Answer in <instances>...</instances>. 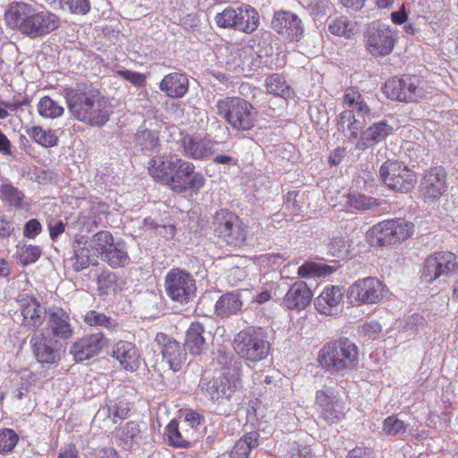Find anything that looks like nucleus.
<instances>
[{
	"label": "nucleus",
	"mask_w": 458,
	"mask_h": 458,
	"mask_svg": "<svg viewBox=\"0 0 458 458\" xmlns=\"http://www.w3.org/2000/svg\"><path fill=\"white\" fill-rule=\"evenodd\" d=\"M355 23L348 20L346 17H338L333 19L328 23V30L339 37H344L346 38H351L355 30Z\"/></svg>",
	"instance_id": "46"
},
{
	"label": "nucleus",
	"mask_w": 458,
	"mask_h": 458,
	"mask_svg": "<svg viewBox=\"0 0 458 458\" xmlns=\"http://www.w3.org/2000/svg\"><path fill=\"white\" fill-rule=\"evenodd\" d=\"M258 433L250 432L241 437L230 453L231 458H249L251 449L259 445Z\"/></svg>",
	"instance_id": "40"
},
{
	"label": "nucleus",
	"mask_w": 458,
	"mask_h": 458,
	"mask_svg": "<svg viewBox=\"0 0 458 458\" xmlns=\"http://www.w3.org/2000/svg\"><path fill=\"white\" fill-rule=\"evenodd\" d=\"M66 224L63 221H58L55 225H49V234L52 240H55L65 230Z\"/></svg>",
	"instance_id": "61"
},
{
	"label": "nucleus",
	"mask_w": 458,
	"mask_h": 458,
	"mask_svg": "<svg viewBox=\"0 0 458 458\" xmlns=\"http://www.w3.org/2000/svg\"><path fill=\"white\" fill-rule=\"evenodd\" d=\"M29 136L34 142L44 147L51 148L57 144L58 138L51 130H44L41 126H33L28 130Z\"/></svg>",
	"instance_id": "45"
},
{
	"label": "nucleus",
	"mask_w": 458,
	"mask_h": 458,
	"mask_svg": "<svg viewBox=\"0 0 458 458\" xmlns=\"http://www.w3.org/2000/svg\"><path fill=\"white\" fill-rule=\"evenodd\" d=\"M383 291L384 287L381 281L375 277H367L352 284L348 293L352 303L354 305L373 304L383 298Z\"/></svg>",
	"instance_id": "20"
},
{
	"label": "nucleus",
	"mask_w": 458,
	"mask_h": 458,
	"mask_svg": "<svg viewBox=\"0 0 458 458\" xmlns=\"http://www.w3.org/2000/svg\"><path fill=\"white\" fill-rule=\"evenodd\" d=\"M344 104L349 109L343 111L338 117L337 127L342 132H349L357 138L364 126L371 122L373 113L364 96L355 88H348L344 94Z\"/></svg>",
	"instance_id": "4"
},
{
	"label": "nucleus",
	"mask_w": 458,
	"mask_h": 458,
	"mask_svg": "<svg viewBox=\"0 0 458 458\" xmlns=\"http://www.w3.org/2000/svg\"><path fill=\"white\" fill-rule=\"evenodd\" d=\"M89 247L101 259L112 267H123L129 260L126 243L114 241L113 234L108 231H99L92 235Z\"/></svg>",
	"instance_id": "9"
},
{
	"label": "nucleus",
	"mask_w": 458,
	"mask_h": 458,
	"mask_svg": "<svg viewBox=\"0 0 458 458\" xmlns=\"http://www.w3.org/2000/svg\"><path fill=\"white\" fill-rule=\"evenodd\" d=\"M99 90L91 85L77 84L74 88H65L64 96L71 114L80 122L81 116L88 109L95 97H98Z\"/></svg>",
	"instance_id": "16"
},
{
	"label": "nucleus",
	"mask_w": 458,
	"mask_h": 458,
	"mask_svg": "<svg viewBox=\"0 0 458 458\" xmlns=\"http://www.w3.org/2000/svg\"><path fill=\"white\" fill-rule=\"evenodd\" d=\"M42 231V225L38 219L32 218L25 223L23 228V235L29 239H34Z\"/></svg>",
	"instance_id": "57"
},
{
	"label": "nucleus",
	"mask_w": 458,
	"mask_h": 458,
	"mask_svg": "<svg viewBox=\"0 0 458 458\" xmlns=\"http://www.w3.org/2000/svg\"><path fill=\"white\" fill-rule=\"evenodd\" d=\"M117 75L127 81H130L136 87L143 86L146 81L145 75L142 73L129 70H118Z\"/></svg>",
	"instance_id": "56"
},
{
	"label": "nucleus",
	"mask_w": 458,
	"mask_h": 458,
	"mask_svg": "<svg viewBox=\"0 0 458 458\" xmlns=\"http://www.w3.org/2000/svg\"><path fill=\"white\" fill-rule=\"evenodd\" d=\"M384 93L388 98L413 102L420 98V89L415 83V78L404 77L402 79L393 78L386 82Z\"/></svg>",
	"instance_id": "23"
},
{
	"label": "nucleus",
	"mask_w": 458,
	"mask_h": 458,
	"mask_svg": "<svg viewBox=\"0 0 458 458\" xmlns=\"http://www.w3.org/2000/svg\"><path fill=\"white\" fill-rule=\"evenodd\" d=\"M47 325L55 337L66 340L73 335V327L70 316L62 308L52 307L49 309Z\"/></svg>",
	"instance_id": "30"
},
{
	"label": "nucleus",
	"mask_w": 458,
	"mask_h": 458,
	"mask_svg": "<svg viewBox=\"0 0 458 458\" xmlns=\"http://www.w3.org/2000/svg\"><path fill=\"white\" fill-rule=\"evenodd\" d=\"M166 435L171 445L188 448L193 440V430L187 428V424H181L173 420L166 427Z\"/></svg>",
	"instance_id": "34"
},
{
	"label": "nucleus",
	"mask_w": 458,
	"mask_h": 458,
	"mask_svg": "<svg viewBox=\"0 0 458 458\" xmlns=\"http://www.w3.org/2000/svg\"><path fill=\"white\" fill-rule=\"evenodd\" d=\"M58 458H79L78 452L74 446H68L60 450Z\"/></svg>",
	"instance_id": "64"
},
{
	"label": "nucleus",
	"mask_w": 458,
	"mask_h": 458,
	"mask_svg": "<svg viewBox=\"0 0 458 458\" xmlns=\"http://www.w3.org/2000/svg\"><path fill=\"white\" fill-rule=\"evenodd\" d=\"M90 458H118V455L115 449L105 447L94 450L90 454Z\"/></svg>",
	"instance_id": "60"
},
{
	"label": "nucleus",
	"mask_w": 458,
	"mask_h": 458,
	"mask_svg": "<svg viewBox=\"0 0 458 458\" xmlns=\"http://www.w3.org/2000/svg\"><path fill=\"white\" fill-rule=\"evenodd\" d=\"M456 267V256L453 252H436L425 259L421 277L432 283L442 276L450 275Z\"/></svg>",
	"instance_id": "17"
},
{
	"label": "nucleus",
	"mask_w": 458,
	"mask_h": 458,
	"mask_svg": "<svg viewBox=\"0 0 458 458\" xmlns=\"http://www.w3.org/2000/svg\"><path fill=\"white\" fill-rule=\"evenodd\" d=\"M204 334L205 327L199 322L191 323L189 327L184 345L191 355H200L208 349Z\"/></svg>",
	"instance_id": "33"
},
{
	"label": "nucleus",
	"mask_w": 458,
	"mask_h": 458,
	"mask_svg": "<svg viewBox=\"0 0 458 458\" xmlns=\"http://www.w3.org/2000/svg\"><path fill=\"white\" fill-rule=\"evenodd\" d=\"M107 210L108 207L105 203L92 204L89 211V216L92 225L98 226L101 223V216H106L108 213Z\"/></svg>",
	"instance_id": "55"
},
{
	"label": "nucleus",
	"mask_w": 458,
	"mask_h": 458,
	"mask_svg": "<svg viewBox=\"0 0 458 458\" xmlns=\"http://www.w3.org/2000/svg\"><path fill=\"white\" fill-rule=\"evenodd\" d=\"M216 362L221 369L220 377H202L199 387L200 393L212 401L228 399L241 386L242 362L232 352L219 349Z\"/></svg>",
	"instance_id": "2"
},
{
	"label": "nucleus",
	"mask_w": 458,
	"mask_h": 458,
	"mask_svg": "<svg viewBox=\"0 0 458 458\" xmlns=\"http://www.w3.org/2000/svg\"><path fill=\"white\" fill-rule=\"evenodd\" d=\"M18 436L14 430L4 428L0 430V453L11 452L18 442Z\"/></svg>",
	"instance_id": "50"
},
{
	"label": "nucleus",
	"mask_w": 458,
	"mask_h": 458,
	"mask_svg": "<svg viewBox=\"0 0 458 458\" xmlns=\"http://www.w3.org/2000/svg\"><path fill=\"white\" fill-rule=\"evenodd\" d=\"M16 301L21 307V326L31 331L39 328L46 320L47 315L48 316L47 308L35 296L28 293H20Z\"/></svg>",
	"instance_id": "18"
},
{
	"label": "nucleus",
	"mask_w": 458,
	"mask_h": 458,
	"mask_svg": "<svg viewBox=\"0 0 458 458\" xmlns=\"http://www.w3.org/2000/svg\"><path fill=\"white\" fill-rule=\"evenodd\" d=\"M394 128L386 121L373 123L364 130L356 144V148L364 150L385 140L393 134Z\"/></svg>",
	"instance_id": "29"
},
{
	"label": "nucleus",
	"mask_w": 458,
	"mask_h": 458,
	"mask_svg": "<svg viewBox=\"0 0 458 458\" xmlns=\"http://www.w3.org/2000/svg\"><path fill=\"white\" fill-rule=\"evenodd\" d=\"M332 272L333 269L329 266L318 267L312 263H306L298 268V276L301 278H307L314 275L327 276Z\"/></svg>",
	"instance_id": "49"
},
{
	"label": "nucleus",
	"mask_w": 458,
	"mask_h": 458,
	"mask_svg": "<svg viewBox=\"0 0 458 458\" xmlns=\"http://www.w3.org/2000/svg\"><path fill=\"white\" fill-rule=\"evenodd\" d=\"M38 112L44 118L55 119L64 114V108L59 102L45 96L38 103Z\"/></svg>",
	"instance_id": "44"
},
{
	"label": "nucleus",
	"mask_w": 458,
	"mask_h": 458,
	"mask_svg": "<svg viewBox=\"0 0 458 458\" xmlns=\"http://www.w3.org/2000/svg\"><path fill=\"white\" fill-rule=\"evenodd\" d=\"M409 424L399 420L397 416L392 415L387 417L383 422V431L387 436L398 437L403 436Z\"/></svg>",
	"instance_id": "47"
},
{
	"label": "nucleus",
	"mask_w": 458,
	"mask_h": 458,
	"mask_svg": "<svg viewBox=\"0 0 458 458\" xmlns=\"http://www.w3.org/2000/svg\"><path fill=\"white\" fill-rule=\"evenodd\" d=\"M115 284V276L112 273H102L98 277V287L102 293H106L107 291L114 287Z\"/></svg>",
	"instance_id": "58"
},
{
	"label": "nucleus",
	"mask_w": 458,
	"mask_h": 458,
	"mask_svg": "<svg viewBox=\"0 0 458 458\" xmlns=\"http://www.w3.org/2000/svg\"><path fill=\"white\" fill-rule=\"evenodd\" d=\"M149 175L168 186L174 192L197 193L205 184L204 175L195 171L192 163L177 157H153L148 166Z\"/></svg>",
	"instance_id": "1"
},
{
	"label": "nucleus",
	"mask_w": 458,
	"mask_h": 458,
	"mask_svg": "<svg viewBox=\"0 0 458 458\" xmlns=\"http://www.w3.org/2000/svg\"><path fill=\"white\" fill-rule=\"evenodd\" d=\"M0 198L15 209L29 208L24 193L11 183H4L0 186Z\"/></svg>",
	"instance_id": "39"
},
{
	"label": "nucleus",
	"mask_w": 458,
	"mask_h": 458,
	"mask_svg": "<svg viewBox=\"0 0 458 458\" xmlns=\"http://www.w3.org/2000/svg\"><path fill=\"white\" fill-rule=\"evenodd\" d=\"M242 307L241 294L231 292L220 296L215 304V314L217 317L226 318L236 314Z\"/></svg>",
	"instance_id": "35"
},
{
	"label": "nucleus",
	"mask_w": 458,
	"mask_h": 458,
	"mask_svg": "<svg viewBox=\"0 0 458 458\" xmlns=\"http://www.w3.org/2000/svg\"><path fill=\"white\" fill-rule=\"evenodd\" d=\"M14 231V227L11 222L4 218L0 219V238H8Z\"/></svg>",
	"instance_id": "63"
},
{
	"label": "nucleus",
	"mask_w": 458,
	"mask_h": 458,
	"mask_svg": "<svg viewBox=\"0 0 458 458\" xmlns=\"http://www.w3.org/2000/svg\"><path fill=\"white\" fill-rule=\"evenodd\" d=\"M84 321L91 327L100 326L106 328H112L115 327L114 322L110 318L95 310L89 311L84 317Z\"/></svg>",
	"instance_id": "52"
},
{
	"label": "nucleus",
	"mask_w": 458,
	"mask_h": 458,
	"mask_svg": "<svg viewBox=\"0 0 458 458\" xmlns=\"http://www.w3.org/2000/svg\"><path fill=\"white\" fill-rule=\"evenodd\" d=\"M216 112L237 131H248L256 123L257 113L247 100L238 97H226L216 103Z\"/></svg>",
	"instance_id": "7"
},
{
	"label": "nucleus",
	"mask_w": 458,
	"mask_h": 458,
	"mask_svg": "<svg viewBox=\"0 0 458 458\" xmlns=\"http://www.w3.org/2000/svg\"><path fill=\"white\" fill-rule=\"evenodd\" d=\"M412 233V225L404 219L385 220L369 231L373 244L388 246L408 239Z\"/></svg>",
	"instance_id": "14"
},
{
	"label": "nucleus",
	"mask_w": 458,
	"mask_h": 458,
	"mask_svg": "<svg viewBox=\"0 0 458 458\" xmlns=\"http://www.w3.org/2000/svg\"><path fill=\"white\" fill-rule=\"evenodd\" d=\"M159 89L169 98H180L188 92L189 80L183 73L171 72L160 81Z\"/></svg>",
	"instance_id": "32"
},
{
	"label": "nucleus",
	"mask_w": 458,
	"mask_h": 458,
	"mask_svg": "<svg viewBox=\"0 0 458 458\" xmlns=\"http://www.w3.org/2000/svg\"><path fill=\"white\" fill-rule=\"evenodd\" d=\"M272 28L278 34L291 41H300L303 38L304 26L301 19L293 13L280 11L275 13L271 22Z\"/></svg>",
	"instance_id": "24"
},
{
	"label": "nucleus",
	"mask_w": 458,
	"mask_h": 458,
	"mask_svg": "<svg viewBox=\"0 0 458 458\" xmlns=\"http://www.w3.org/2000/svg\"><path fill=\"white\" fill-rule=\"evenodd\" d=\"M90 251L93 250L89 246L74 250L73 255L67 260L74 271L79 272L89 267V265L98 264V259L90 255Z\"/></svg>",
	"instance_id": "41"
},
{
	"label": "nucleus",
	"mask_w": 458,
	"mask_h": 458,
	"mask_svg": "<svg viewBox=\"0 0 458 458\" xmlns=\"http://www.w3.org/2000/svg\"><path fill=\"white\" fill-rule=\"evenodd\" d=\"M318 361L332 373L341 374L352 370L358 365V347L347 338L330 342L321 349Z\"/></svg>",
	"instance_id": "5"
},
{
	"label": "nucleus",
	"mask_w": 458,
	"mask_h": 458,
	"mask_svg": "<svg viewBox=\"0 0 458 458\" xmlns=\"http://www.w3.org/2000/svg\"><path fill=\"white\" fill-rule=\"evenodd\" d=\"M131 409V404L125 400H120L118 402L111 401L110 403H107L106 406L103 408L102 412H105L106 410L108 417H113V420H123L128 416ZM114 421L115 422V420Z\"/></svg>",
	"instance_id": "48"
},
{
	"label": "nucleus",
	"mask_w": 458,
	"mask_h": 458,
	"mask_svg": "<svg viewBox=\"0 0 458 458\" xmlns=\"http://www.w3.org/2000/svg\"><path fill=\"white\" fill-rule=\"evenodd\" d=\"M344 297V289L337 285L326 287L315 299L316 310L326 316H333L341 310V302Z\"/></svg>",
	"instance_id": "28"
},
{
	"label": "nucleus",
	"mask_w": 458,
	"mask_h": 458,
	"mask_svg": "<svg viewBox=\"0 0 458 458\" xmlns=\"http://www.w3.org/2000/svg\"><path fill=\"white\" fill-rule=\"evenodd\" d=\"M19 256L21 263L24 266L35 263L41 256V249L37 245H23Z\"/></svg>",
	"instance_id": "51"
},
{
	"label": "nucleus",
	"mask_w": 458,
	"mask_h": 458,
	"mask_svg": "<svg viewBox=\"0 0 458 458\" xmlns=\"http://www.w3.org/2000/svg\"><path fill=\"white\" fill-rule=\"evenodd\" d=\"M182 144L185 155L193 159H201L212 153L209 143L198 137L187 135L182 138Z\"/></svg>",
	"instance_id": "36"
},
{
	"label": "nucleus",
	"mask_w": 458,
	"mask_h": 458,
	"mask_svg": "<svg viewBox=\"0 0 458 458\" xmlns=\"http://www.w3.org/2000/svg\"><path fill=\"white\" fill-rule=\"evenodd\" d=\"M108 339L100 331L86 335L74 342L70 353L76 361H84L98 355L106 346Z\"/></svg>",
	"instance_id": "22"
},
{
	"label": "nucleus",
	"mask_w": 458,
	"mask_h": 458,
	"mask_svg": "<svg viewBox=\"0 0 458 458\" xmlns=\"http://www.w3.org/2000/svg\"><path fill=\"white\" fill-rule=\"evenodd\" d=\"M233 349L240 358L256 364L268 357L271 344L265 329L250 327L234 336Z\"/></svg>",
	"instance_id": "6"
},
{
	"label": "nucleus",
	"mask_w": 458,
	"mask_h": 458,
	"mask_svg": "<svg viewBox=\"0 0 458 458\" xmlns=\"http://www.w3.org/2000/svg\"><path fill=\"white\" fill-rule=\"evenodd\" d=\"M112 113V105L99 91L98 97L92 99L86 112L81 116L80 122L92 127H102L109 121Z\"/></svg>",
	"instance_id": "25"
},
{
	"label": "nucleus",
	"mask_w": 458,
	"mask_h": 458,
	"mask_svg": "<svg viewBox=\"0 0 458 458\" xmlns=\"http://www.w3.org/2000/svg\"><path fill=\"white\" fill-rule=\"evenodd\" d=\"M397 40V33L389 25L378 21L369 24L364 31L367 51L374 57L389 55Z\"/></svg>",
	"instance_id": "11"
},
{
	"label": "nucleus",
	"mask_w": 458,
	"mask_h": 458,
	"mask_svg": "<svg viewBox=\"0 0 458 458\" xmlns=\"http://www.w3.org/2000/svg\"><path fill=\"white\" fill-rule=\"evenodd\" d=\"M382 205H386L385 200L377 199L370 196L361 194H349L346 196L345 208L352 210L369 211L376 210Z\"/></svg>",
	"instance_id": "37"
},
{
	"label": "nucleus",
	"mask_w": 458,
	"mask_h": 458,
	"mask_svg": "<svg viewBox=\"0 0 458 458\" xmlns=\"http://www.w3.org/2000/svg\"><path fill=\"white\" fill-rule=\"evenodd\" d=\"M155 341L169 369L174 372L179 371L187 360L185 347L182 346L178 341L161 332L157 334Z\"/></svg>",
	"instance_id": "21"
},
{
	"label": "nucleus",
	"mask_w": 458,
	"mask_h": 458,
	"mask_svg": "<svg viewBox=\"0 0 458 458\" xmlns=\"http://www.w3.org/2000/svg\"><path fill=\"white\" fill-rule=\"evenodd\" d=\"M165 291L173 301L188 304L196 297V280L190 272L173 268L165 275Z\"/></svg>",
	"instance_id": "12"
},
{
	"label": "nucleus",
	"mask_w": 458,
	"mask_h": 458,
	"mask_svg": "<svg viewBox=\"0 0 458 458\" xmlns=\"http://www.w3.org/2000/svg\"><path fill=\"white\" fill-rule=\"evenodd\" d=\"M315 404L318 408L320 417L327 423H338L345 416L346 407L333 387L325 386L318 390Z\"/></svg>",
	"instance_id": "15"
},
{
	"label": "nucleus",
	"mask_w": 458,
	"mask_h": 458,
	"mask_svg": "<svg viewBox=\"0 0 458 458\" xmlns=\"http://www.w3.org/2000/svg\"><path fill=\"white\" fill-rule=\"evenodd\" d=\"M211 227L214 235L227 245L241 247L246 242L247 226L236 214L227 209L215 213Z\"/></svg>",
	"instance_id": "8"
},
{
	"label": "nucleus",
	"mask_w": 458,
	"mask_h": 458,
	"mask_svg": "<svg viewBox=\"0 0 458 458\" xmlns=\"http://www.w3.org/2000/svg\"><path fill=\"white\" fill-rule=\"evenodd\" d=\"M135 143L142 151L157 152L159 148V139L156 131L143 129L135 135Z\"/></svg>",
	"instance_id": "43"
},
{
	"label": "nucleus",
	"mask_w": 458,
	"mask_h": 458,
	"mask_svg": "<svg viewBox=\"0 0 458 458\" xmlns=\"http://www.w3.org/2000/svg\"><path fill=\"white\" fill-rule=\"evenodd\" d=\"M312 299V293L303 281L293 283L284 298V305L289 310H304Z\"/></svg>",
	"instance_id": "31"
},
{
	"label": "nucleus",
	"mask_w": 458,
	"mask_h": 458,
	"mask_svg": "<svg viewBox=\"0 0 458 458\" xmlns=\"http://www.w3.org/2000/svg\"><path fill=\"white\" fill-rule=\"evenodd\" d=\"M379 176L390 190L408 192L417 182L416 174L399 161L386 160L379 168Z\"/></svg>",
	"instance_id": "13"
},
{
	"label": "nucleus",
	"mask_w": 458,
	"mask_h": 458,
	"mask_svg": "<svg viewBox=\"0 0 458 458\" xmlns=\"http://www.w3.org/2000/svg\"><path fill=\"white\" fill-rule=\"evenodd\" d=\"M307 9L315 20L323 18L329 10L328 0H309Z\"/></svg>",
	"instance_id": "54"
},
{
	"label": "nucleus",
	"mask_w": 458,
	"mask_h": 458,
	"mask_svg": "<svg viewBox=\"0 0 458 458\" xmlns=\"http://www.w3.org/2000/svg\"><path fill=\"white\" fill-rule=\"evenodd\" d=\"M7 25L22 34L36 38L47 35L59 26L58 17L47 11L37 12L30 4L12 3L5 11Z\"/></svg>",
	"instance_id": "3"
},
{
	"label": "nucleus",
	"mask_w": 458,
	"mask_h": 458,
	"mask_svg": "<svg viewBox=\"0 0 458 458\" xmlns=\"http://www.w3.org/2000/svg\"><path fill=\"white\" fill-rule=\"evenodd\" d=\"M371 452L366 447H356L348 453L346 458H371Z\"/></svg>",
	"instance_id": "62"
},
{
	"label": "nucleus",
	"mask_w": 458,
	"mask_h": 458,
	"mask_svg": "<svg viewBox=\"0 0 458 458\" xmlns=\"http://www.w3.org/2000/svg\"><path fill=\"white\" fill-rule=\"evenodd\" d=\"M201 418L199 413L194 411L186 412L184 415V420L181 422V424H187V428L189 430L195 431V428L200 424Z\"/></svg>",
	"instance_id": "59"
},
{
	"label": "nucleus",
	"mask_w": 458,
	"mask_h": 458,
	"mask_svg": "<svg viewBox=\"0 0 458 458\" xmlns=\"http://www.w3.org/2000/svg\"><path fill=\"white\" fill-rule=\"evenodd\" d=\"M215 21L220 28L234 29L249 34L258 29L259 15L253 7L242 4L236 7H226L216 15Z\"/></svg>",
	"instance_id": "10"
},
{
	"label": "nucleus",
	"mask_w": 458,
	"mask_h": 458,
	"mask_svg": "<svg viewBox=\"0 0 458 458\" xmlns=\"http://www.w3.org/2000/svg\"><path fill=\"white\" fill-rule=\"evenodd\" d=\"M116 437L124 448H131L139 445L142 439L140 424L136 421L127 422L117 430Z\"/></svg>",
	"instance_id": "38"
},
{
	"label": "nucleus",
	"mask_w": 458,
	"mask_h": 458,
	"mask_svg": "<svg viewBox=\"0 0 458 458\" xmlns=\"http://www.w3.org/2000/svg\"><path fill=\"white\" fill-rule=\"evenodd\" d=\"M37 360L42 364H54L60 360L57 341L44 333L34 334L30 341Z\"/></svg>",
	"instance_id": "26"
},
{
	"label": "nucleus",
	"mask_w": 458,
	"mask_h": 458,
	"mask_svg": "<svg viewBox=\"0 0 458 458\" xmlns=\"http://www.w3.org/2000/svg\"><path fill=\"white\" fill-rule=\"evenodd\" d=\"M446 174L441 166L430 168L421 178L419 191L425 202L437 200L446 191Z\"/></svg>",
	"instance_id": "19"
},
{
	"label": "nucleus",
	"mask_w": 458,
	"mask_h": 458,
	"mask_svg": "<svg viewBox=\"0 0 458 458\" xmlns=\"http://www.w3.org/2000/svg\"><path fill=\"white\" fill-rule=\"evenodd\" d=\"M61 7L72 13L86 14L90 10L89 0H59Z\"/></svg>",
	"instance_id": "53"
},
{
	"label": "nucleus",
	"mask_w": 458,
	"mask_h": 458,
	"mask_svg": "<svg viewBox=\"0 0 458 458\" xmlns=\"http://www.w3.org/2000/svg\"><path fill=\"white\" fill-rule=\"evenodd\" d=\"M111 355L119 361L124 369L129 371L138 370L143 362L139 349L133 343L127 341H120L115 344Z\"/></svg>",
	"instance_id": "27"
},
{
	"label": "nucleus",
	"mask_w": 458,
	"mask_h": 458,
	"mask_svg": "<svg viewBox=\"0 0 458 458\" xmlns=\"http://www.w3.org/2000/svg\"><path fill=\"white\" fill-rule=\"evenodd\" d=\"M265 87L267 93L274 96L281 97L284 98H289L291 96L290 86L288 85L285 79L278 73L268 75L265 81Z\"/></svg>",
	"instance_id": "42"
}]
</instances>
